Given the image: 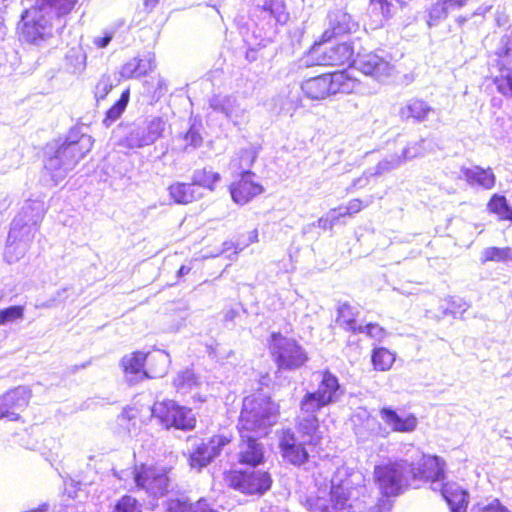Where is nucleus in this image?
<instances>
[{"mask_svg": "<svg viewBox=\"0 0 512 512\" xmlns=\"http://www.w3.org/2000/svg\"><path fill=\"white\" fill-rule=\"evenodd\" d=\"M93 138L73 128L65 141L45 160V171L57 185L76 167L78 162L92 149Z\"/></svg>", "mask_w": 512, "mask_h": 512, "instance_id": "obj_1", "label": "nucleus"}, {"mask_svg": "<svg viewBox=\"0 0 512 512\" xmlns=\"http://www.w3.org/2000/svg\"><path fill=\"white\" fill-rule=\"evenodd\" d=\"M278 414L279 407L270 398L261 395L245 397L238 422L240 437L266 434L267 429L277 422Z\"/></svg>", "mask_w": 512, "mask_h": 512, "instance_id": "obj_2", "label": "nucleus"}, {"mask_svg": "<svg viewBox=\"0 0 512 512\" xmlns=\"http://www.w3.org/2000/svg\"><path fill=\"white\" fill-rule=\"evenodd\" d=\"M365 476L359 470L346 466L339 467L331 479L330 503L336 510L353 507L365 493Z\"/></svg>", "mask_w": 512, "mask_h": 512, "instance_id": "obj_3", "label": "nucleus"}, {"mask_svg": "<svg viewBox=\"0 0 512 512\" xmlns=\"http://www.w3.org/2000/svg\"><path fill=\"white\" fill-rule=\"evenodd\" d=\"M357 86L358 82L343 70L306 79L301 90L307 98L320 101L338 93L349 94Z\"/></svg>", "mask_w": 512, "mask_h": 512, "instance_id": "obj_4", "label": "nucleus"}, {"mask_svg": "<svg viewBox=\"0 0 512 512\" xmlns=\"http://www.w3.org/2000/svg\"><path fill=\"white\" fill-rule=\"evenodd\" d=\"M61 28L46 10L35 3L25 10L21 16L19 25L20 37L31 44L39 45L41 42L53 36L54 30Z\"/></svg>", "mask_w": 512, "mask_h": 512, "instance_id": "obj_5", "label": "nucleus"}, {"mask_svg": "<svg viewBox=\"0 0 512 512\" xmlns=\"http://www.w3.org/2000/svg\"><path fill=\"white\" fill-rule=\"evenodd\" d=\"M412 460L411 456L410 459H402L375 467L374 476L383 495H399L411 484V481H414L410 473Z\"/></svg>", "mask_w": 512, "mask_h": 512, "instance_id": "obj_6", "label": "nucleus"}, {"mask_svg": "<svg viewBox=\"0 0 512 512\" xmlns=\"http://www.w3.org/2000/svg\"><path fill=\"white\" fill-rule=\"evenodd\" d=\"M412 465L410 468L411 477L414 481H431V488L440 491L444 496V469L441 459L437 456L423 454L419 449L411 446Z\"/></svg>", "mask_w": 512, "mask_h": 512, "instance_id": "obj_7", "label": "nucleus"}, {"mask_svg": "<svg viewBox=\"0 0 512 512\" xmlns=\"http://www.w3.org/2000/svg\"><path fill=\"white\" fill-rule=\"evenodd\" d=\"M270 350L279 369L296 370L308 360L307 353L294 339L273 333Z\"/></svg>", "mask_w": 512, "mask_h": 512, "instance_id": "obj_8", "label": "nucleus"}, {"mask_svg": "<svg viewBox=\"0 0 512 512\" xmlns=\"http://www.w3.org/2000/svg\"><path fill=\"white\" fill-rule=\"evenodd\" d=\"M166 121L162 117H152L134 124L120 140L119 145L128 149H138L154 144L163 137Z\"/></svg>", "mask_w": 512, "mask_h": 512, "instance_id": "obj_9", "label": "nucleus"}, {"mask_svg": "<svg viewBox=\"0 0 512 512\" xmlns=\"http://www.w3.org/2000/svg\"><path fill=\"white\" fill-rule=\"evenodd\" d=\"M353 66L364 75L370 76L379 82H385L395 73V67L391 63V55L384 50L358 54L353 59Z\"/></svg>", "mask_w": 512, "mask_h": 512, "instance_id": "obj_10", "label": "nucleus"}, {"mask_svg": "<svg viewBox=\"0 0 512 512\" xmlns=\"http://www.w3.org/2000/svg\"><path fill=\"white\" fill-rule=\"evenodd\" d=\"M152 415L166 428L191 430L196 424L192 410L179 406L172 400L156 402L152 407Z\"/></svg>", "mask_w": 512, "mask_h": 512, "instance_id": "obj_11", "label": "nucleus"}, {"mask_svg": "<svg viewBox=\"0 0 512 512\" xmlns=\"http://www.w3.org/2000/svg\"><path fill=\"white\" fill-rule=\"evenodd\" d=\"M229 484L244 494L263 495L270 489L272 479L268 472L252 468L232 472L229 476Z\"/></svg>", "mask_w": 512, "mask_h": 512, "instance_id": "obj_12", "label": "nucleus"}, {"mask_svg": "<svg viewBox=\"0 0 512 512\" xmlns=\"http://www.w3.org/2000/svg\"><path fill=\"white\" fill-rule=\"evenodd\" d=\"M134 481L138 488L145 490L154 497L165 495L170 483L164 469L147 465L135 468Z\"/></svg>", "mask_w": 512, "mask_h": 512, "instance_id": "obj_13", "label": "nucleus"}, {"mask_svg": "<svg viewBox=\"0 0 512 512\" xmlns=\"http://www.w3.org/2000/svg\"><path fill=\"white\" fill-rule=\"evenodd\" d=\"M44 213L43 202L39 200L26 201L11 223V237H15L17 232L34 236Z\"/></svg>", "mask_w": 512, "mask_h": 512, "instance_id": "obj_14", "label": "nucleus"}, {"mask_svg": "<svg viewBox=\"0 0 512 512\" xmlns=\"http://www.w3.org/2000/svg\"><path fill=\"white\" fill-rule=\"evenodd\" d=\"M354 54L350 43L344 42L336 45L315 44L310 55L316 65L337 66L349 63Z\"/></svg>", "mask_w": 512, "mask_h": 512, "instance_id": "obj_15", "label": "nucleus"}, {"mask_svg": "<svg viewBox=\"0 0 512 512\" xmlns=\"http://www.w3.org/2000/svg\"><path fill=\"white\" fill-rule=\"evenodd\" d=\"M209 107L222 114L234 126H239L248 118V110L234 94H216L209 99Z\"/></svg>", "mask_w": 512, "mask_h": 512, "instance_id": "obj_16", "label": "nucleus"}, {"mask_svg": "<svg viewBox=\"0 0 512 512\" xmlns=\"http://www.w3.org/2000/svg\"><path fill=\"white\" fill-rule=\"evenodd\" d=\"M230 442L231 436L227 433L214 435L208 441L201 442L190 454L189 462L191 467L199 470L205 467Z\"/></svg>", "mask_w": 512, "mask_h": 512, "instance_id": "obj_17", "label": "nucleus"}, {"mask_svg": "<svg viewBox=\"0 0 512 512\" xmlns=\"http://www.w3.org/2000/svg\"><path fill=\"white\" fill-rule=\"evenodd\" d=\"M305 445H308L307 441L300 440L289 429L283 431L279 442L283 458L293 465H301L308 459Z\"/></svg>", "mask_w": 512, "mask_h": 512, "instance_id": "obj_18", "label": "nucleus"}, {"mask_svg": "<svg viewBox=\"0 0 512 512\" xmlns=\"http://www.w3.org/2000/svg\"><path fill=\"white\" fill-rule=\"evenodd\" d=\"M319 382L313 392L329 405L335 404L344 395L345 389L339 383L338 378L330 371H320L314 374Z\"/></svg>", "mask_w": 512, "mask_h": 512, "instance_id": "obj_19", "label": "nucleus"}, {"mask_svg": "<svg viewBox=\"0 0 512 512\" xmlns=\"http://www.w3.org/2000/svg\"><path fill=\"white\" fill-rule=\"evenodd\" d=\"M239 176L240 179L230 186L231 197L235 203L245 205L264 192L263 186L253 180L255 175L243 174Z\"/></svg>", "mask_w": 512, "mask_h": 512, "instance_id": "obj_20", "label": "nucleus"}, {"mask_svg": "<svg viewBox=\"0 0 512 512\" xmlns=\"http://www.w3.org/2000/svg\"><path fill=\"white\" fill-rule=\"evenodd\" d=\"M29 399L30 391L25 386H19L1 396L0 404L8 411V420H18L20 411L28 405Z\"/></svg>", "mask_w": 512, "mask_h": 512, "instance_id": "obj_21", "label": "nucleus"}, {"mask_svg": "<svg viewBox=\"0 0 512 512\" xmlns=\"http://www.w3.org/2000/svg\"><path fill=\"white\" fill-rule=\"evenodd\" d=\"M394 13L392 0H370L367 7L368 25L373 30L382 28Z\"/></svg>", "mask_w": 512, "mask_h": 512, "instance_id": "obj_22", "label": "nucleus"}, {"mask_svg": "<svg viewBox=\"0 0 512 512\" xmlns=\"http://www.w3.org/2000/svg\"><path fill=\"white\" fill-rule=\"evenodd\" d=\"M263 459V447L254 435L247 434L246 437L241 438L238 451L239 463L255 467L261 464Z\"/></svg>", "mask_w": 512, "mask_h": 512, "instance_id": "obj_23", "label": "nucleus"}, {"mask_svg": "<svg viewBox=\"0 0 512 512\" xmlns=\"http://www.w3.org/2000/svg\"><path fill=\"white\" fill-rule=\"evenodd\" d=\"M146 359V354L141 352H135L123 357L122 367L128 382L135 383L144 378H148L147 375L149 372H147V369H144Z\"/></svg>", "mask_w": 512, "mask_h": 512, "instance_id": "obj_24", "label": "nucleus"}, {"mask_svg": "<svg viewBox=\"0 0 512 512\" xmlns=\"http://www.w3.org/2000/svg\"><path fill=\"white\" fill-rule=\"evenodd\" d=\"M34 236L17 232L15 237H11V230L8 233L5 248V259L8 263H13L22 258L28 251L30 243Z\"/></svg>", "mask_w": 512, "mask_h": 512, "instance_id": "obj_25", "label": "nucleus"}, {"mask_svg": "<svg viewBox=\"0 0 512 512\" xmlns=\"http://www.w3.org/2000/svg\"><path fill=\"white\" fill-rule=\"evenodd\" d=\"M380 417L386 425L396 432H412L416 429L418 424L415 416L409 415L403 418L399 416L396 411L387 407L380 410Z\"/></svg>", "mask_w": 512, "mask_h": 512, "instance_id": "obj_26", "label": "nucleus"}, {"mask_svg": "<svg viewBox=\"0 0 512 512\" xmlns=\"http://www.w3.org/2000/svg\"><path fill=\"white\" fill-rule=\"evenodd\" d=\"M297 419V429L302 439L306 440L309 446L318 445L321 439L318 417L299 412Z\"/></svg>", "mask_w": 512, "mask_h": 512, "instance_id": "obj_27", "label": "nucleus"}, {"mask_svg": "<svg viewBox=\"0 0 512 512\" xmlns=\"http://www.w3.org/2000/svg\"><path fill=\"white\" fill-rule=\"evenodd\" d=\"M77 2L78 0H36L35 3L60 23V27H63V18L73 10Z\"/></svg>", "mask_w": 512, "mask_h": 512, "instance_id": "obj_28", "label": "nucleus"}, {"mask_svg": "<svg viewBox=\"0 0 512 512\" xmlns=\"http://www.w3.org/2000/svg\"><path fill=\"white\" fill-rule=\"evenodd\" d=\"M443 498L447 501L451 512H466L469 495L457 483H446Z\"/></svg>", "mask_w": 512, "mask_h": 512, "instance_id": "obj_29", "label": "nucleus"}, {"mask_svg": "<svg viewBox=\"0 0 512 512\" xmlns=\"http://www.w3.org/2000/svg\"><path fill=\"white\" fill-rule=\"evenodd\" d=\"M256 158L257 153L253 148L241 149L231 159L229 169L233 175H255L253 172H251L250 169L253 166Z\"/></svg>", "mask_w": 512, "mask_h": 512, "instance_id": "obj_30", "label": "nucleus"}, {"mask_svg": "<svg viewBox=\"0 0 512 512\" xmlns=\"http://www.w3.org/2000/svg\"><path fill=\"white\" fill-rule=\"evenodd\" d=\"M431 113H434V109L420 99H411L400 109V116L403 119H413L416 122L427 120Z\"/></svg>", "mask_w": 512, "mask_h": 512, "instance_id": "obj_31", "label": "nucleus"}, {"mask_svg": "<svg viewBox=\"0 0 512 512\" xmlns=\"http://www.w3.org/2000/svg\"><path fill=\"white\" fill-rule=\"evenodd\" d=\"M463 178L470 185H478L484 189H491L495 184V176L491 169H483L481 167L463 168L461 169Z\"/></svg>", "mask_w": 512, "mask_h": 512, "instance_id": "obj_32", "label": "nucleus"}, {"mask_svg": "<svg viewBox=\"0 0 512 512\" xmlns=\"http://www.w3.org/2000/svg\"><path fill=\"white\" fill-rule=\"evenodd\" d=\"M148 361L147 372L148 378H158L164 376L170 364V357L163 350H156L146 355Z\"/></svg>", "mask_w": 512, "mask_h": 512, "instance_id": "obj_33", "label": "nucleus"}, {"mask_svg": "<svg viewBox=\"0 0 512 512\" xmlns=\"http://www.w3.org/2000/svg\"><path fill=\"white\" fill-rule=\"evenodd\" d=\"M170 197L178 204H188L201 197L193 183H175L169 187Z\"/></svg>", "mask_w": 512, "mask_h": 512, "instance_id": "obj_34", "label": "nucleus"}, {"mask_svg": "<svg viewBox=\"0 0 512 512\" xmlns=\"http://www.w3.org/2000/svg\"><path fill=\"white\" fill-rule=\"evenodd\" d=\"M329 25L333 36L346 34L357 28V23L353 21L351 15L342 10L330 13Z\"/></svg>", "mask_w": 512, "mask_h": 512, "instance_id": "obj_35", "label": "nucleus"}, {"mask_svg": "<svg viewBox=\"0 0 512 512\" xmlns=\"http://www.w3.org/2000/svg\"><path fill=\"white\" fill-rule=\"evenodd\" d=\"M221 180L219 173L213 171L211 168L198 169L193 172L192 183L195 187L207 188L210 191L215 189V185Z\"/></svg>", "mask_w": 512, "mask_h": 512, "instance_id": "obj_36", "label": "nucleus"}, {"mask_svg": "<svg viewBox=\"0 0 512 512\" xmlns=\"http://www.w3.org/2000/svg\"><path fill=\"white\" fill-rule=\"evenodd\" d=\"M358 309L347 303H343L338 308L337 322L347 331L357 333L359 325L356 324Z\"/></svg>", "mask_w": 512, "mask_h": 512, "instance_id": "obj_37", "label": "nucleus"}, {"mask_svg": "<svg viewBox=\"0 0 512 512\" xmlns=\"http://www.w3.org/2000/svg\"><path fill=\"white\" fill-rule=\"evenodd\" d=\"M168 512H217L212 509L206 500L200 499L195 503H189L183 500H171L168 506Z\"/></svg>", "mask_w": 512, "mask_h": 512, "instance_id": "obj_38", "label": "nucleus"}, {"mask_svg": "<svg viewBox=\"0 0 512 512\" xmlns=\"http://www.w3.org/2000/svg\"><path fill=\"white\" fill-rule=\"evenodd\" d=\"M327 406H329V404L313 391H308L300 401L299 412H301V414L317 416V413Z\"/></svg>", "mask_w": 512, "mask_h": 512, "instance_id": "obj_39", "label": "nucleus"}, {"mask_svg": "<svg viewBox=\"0 0 512 512\" xmlns=\"http://www.w3.org/2000/svg\"><path fill=\"white\" fill-rule=\"evenodd\" d=\"M371 361L375 370L388 371L395 362V354L384 347L374 348Z\"/></svg>", "mask_w": 512, "mask_h": 512, "instance_id": "obj_40", "label": "nucleus"}, {"mask_svg": "<svg viewBox=\"0 0 512 512\" xmlns=\"http://www.w3.org/2000/svg\"><path fill=\"white\" fill-rule=\"evenodd\" d=\"M488 208L492 213L496 214L500 220L512 222V207L508 204L504 196L495 194L490 199Z\"/></svg>", "mask_w": 512, "mask_h": 512, "instance_id": "obj_41", "label": "nucleus"}, {"mask_svg": "<svg viewBox=\"0 0 512 512\" xmlns=\"http://www.w3.org/2000/svg\"><path fill=\"white\" fill-rule=\"evenodd\" d=\"M402 164H404L403 158L399 156V154H390L380 160L374 167L370 168L372 170L371 174L380 177L399 168Z\"/></svg>", "mask_w": 512, "mask_h": 512, "instance_id": "obj_42", "label": "nucleus"}, {"mask_svg": "<svg viewBox=\"0 0 512 512\" xmlns=\"http://www.w3.org/2000/svg\"><path fill=\"white\" fill-rule=\"evenodd\" d=\"M261 7L278 23L284 24L288 20L289 16L282 0H264Z\"/></svg>", "mask_w": 512, "mask_h": 512, "instance_id": "obj_43", "label": "nucleus"}, {"mask_svg": "<svg viewBox=\"0 0 512 512\" xmlns=\"http://www.w3.org/2000/svg\"><path fill=\"white\" fill-rule=\"evenodd\" d=\"M129 101V91H124L120 99L106 112L103 124L109 127L115 122L124 112Z\"/></svg>", "mask_w": 512, "mask_h": 512, "instance_id": "obj_44", "label": "nucleus"}, {"mask_svg": "<svg viewBox=\"0 0 512 512\" xmlns=\"http://www.w3.org/2000/svg\"><path fill=\"white\" fill-rule=\"evenodd\" d=\"M66 61L73 72H80L86 66V54L80 46L72 47L66 53Z\"/></svg>", "mask_w": 512, "mask_h": 512, "instance_id": "obj_45", "label": "nucleus"}, {"mask_svg": "<svg viewBox=\"0 0 512 512\" xmlns=\"http://www.w3.org/2000/svg\"><path fill=\"white\" fill-rule=\"evenodd\" d=\"M483 261L506 262L512 260V249L509 247H488L482 252Z\"/></svg>", "mask_w": 512, "mask_h": 512, "instance_id": "obj_46", "label": "nucleus"}, {"mask_svg": "<svg viewBox=\"0 0 512 512\" xmlns=\"http://www.w3.org/2000/svg\"><path fill=\"white\" fill-rule=\"evenodd\" d=\"M426 152V140L419 139L418 141L408 143L399 156L403 158V163H405L414 158L424 156Z\"/></svg>", "mask_w": 512, "mask_h": 512, "instance_id": "obj_47", "label": "nucleus"}, {"mask_svg": "<svg viewBox=\"0 0 512 512\" xmlns=\"http://www.w3.org/2000/svg\"><path fill=\"white\" fill-rule=\"evenodd\" d=\"M181 139L184 141V151L200 147L203 142V138L200 133V127L196 126L195 124L191 125L189 130L183 136H181Z\"/></svg>", "mask_w": 512, "mask_h": 512, "instance_id": "obj_48", "label": "nucleus"}, {"mask_svg": "<svg viewBox=\"0 0 512 512\" xmlns=\"http://www.w3.org/2000/svg\"><path fill=\"white\" fill-rule=\"evenodd\" d=\"M174 385L178 391L186 393L197 385V377L191 370L182 371L174 379Z\"/></svg>", "mask_w": 512, "mask_h": 512, "instance_id": "obj_49", "label": "nucleus"}, {"mask_svg": "<svg viewBox=\"0 0 512 512\" xmlns=\"http://www.w3.org/2000/svg\"><path fill=\"white\" fill-rule=\"evenodd\" d=\"M24 317V307L20 305L10 306L0 309V326L14 323L22 320Z\"/></svg>", "mask_w": 512, "mask_h": 512, "instance_id": "obj_50", "label": "nucleus"}, {"mask_svg": "<svg viewBox=\"0 0 512 512\" xmlns=\"http://www.w3.org/2000/svg\"><path fill=\"white\" fill-rule=\"evenodd\" d=\"M449 10L443 0L437 1L429 10L427 23L429 26H435L440 21L447 18Z\"/></svg>", "mask_w": 512, "mask_h": 512, "instance_id": "obj_51", "label": "nucleus"}, {"mask_svg": "<svg viewBox=\"0 0 512 512\" xmlns=\"http://www.w3.org/2000/svg\"><path fill=\"white\" fill-rule=\"evenodd\" d=\"M112 512H142L141 504L134 497L125 495L117 501Z\"/></svg>", "mask_w": 512, "mask_h": 512, "instance_id": "obj_52", "label": "nucleus"}, {"mask_svg": "<svg viewBox=\"0 0 512 512\" xmlns=\"http://www.w3.org/2000/svg\"><path fill=\"white\" fill-rule=\"evenodd\" d=\"M470 512H510L498 499H493L488 503H477L473 505Z\"/></svg>", "mask_w": 512, "mask_h": 512, "instance_id": "obj_53", "label": "nucleus"}, {"mask_svg": "<svg viewBox=\"0 0 512 512\" xmlns=\"http://www.w3.org/2000/svg\"><path fill=\"white\" fill-rule=\"evenodd\" d=\"M357 333H365L372 339L382 341L386 335V330L378 324L369 323L365 326L359 325Z\"/></svg>", "mask_w": 512, "mask_h": 512, "instance_id": "obj_54", "label": "nucleus"}, {"mask_svg": "<svg viewBox=\"0 0 512 512\" xmlns=\"http://www.w3.org/2000/svg\"><path fill=\"white\" fill-rule=\"evenodd\" d=\"M469 307L470 305L462 298L451 297L448 300L446 311L456 317L457 315H462L464 312H466Z\"/></svg>", "mask_w": 512, "mask_h": 512, "instance_id": "obj_55", "label": "nucleus"}, {"mask_svg": "<svg viewBox=\"0 0 512 512\" xmlns=\"http://www.w3.org/2000/svg\"><path fill=\"white\" fill-rule=\"evenodd\" d=\"M137 65L140 77L146 75L156 67L155 55L153 53H147L142 58H137Z\"/></svg>", "mask_w": 512, "mask_h": 512, "instance_id": "obj_56", "label": "nucleus"}, {"mask_svg": "<svg viewBox=\"0 0 512 512\" xmlns=\"http://www.w3.org/2000/svg\"><path fill=\"white\" fill-rule=\"evenodd\" d=\"M371 172L372 170L369 168L365 170L360 177L354 179L351 185L347 188V192L351 193L356 189H362L366 187L370 182V178L375 177L374 174H371Z\"/></svg>", "mask_w": 512, "mask_h": 512, "instance_id": "obj_57", "label": "nucleus"}, {"mask_svg": "<svg viewBox=\"0 0 512 512\" xmlns=\"http://www.w3.org/2000/svg\"><path fill=\"white\" fill-rule=\"evenodd\" d=\"M341 217L339 216L337 209H331L325 217H321L317 221V226L327 230L332 229L335 222L339 220Z\"/></svg>", "mask_w": 512, "mask_h": 512, "instance_id": "obj_58", "label": "nucleus"}, {"mask_svg": "<svg viewBox=\"0 0 512 512\" xmlns=\"http://www.w3.org/2000/svg\"><path fill=\"white\" fill-rule=\"evenodd\" d=\"M367 205L368 204L363 205V202L360 199H352L348 202L344 211H341L342 208H339V209H337V212L340 217H345L347 215H352V214L360 212L363 209V207L367 206Z\"/></svg>", "mask_w": 512, "mask_h": 512, "instance_id": "obj_59", "label": "nucleus"}, {"mask_svg": "<svg viewBox=\"0 0 512 512\" xmlns=\"http://www.w3.org/2000/svg\"><path fill=\"white\" fill-rule=\"evenodd\" d=\"M121 75L124 78H140L137 57L131 59L122 67Z\"/></svg>", "mask_w": 512, "mask_h": 512, "instance_id": "obj_60", "label": "nucleus"}, {"mask_svg": "<svg viewBox=\"0 0 512 512\" xmlns=\"http://www.w3.org/2000/svg\"><path fill=\"white\" fill-rule=\"evenodd\" d=\"M499 91L512 97V70L508 71L505 78L498 84Z\"/></svg>", "mask_w": 512, "mask_h": 512, "instance_id": "obj_61", "label": "nucleus"}, {"mask_svg": "<svg viewBox=\"0 0 512 512\" xmlns=\"http://www.w3.org/2000/svg\"><path fill=\"white\" fill-rule=\"evenodd\" d=\"M111 87L108 79H101L96 86V95H100L101 98H104L111 90Z\"/></svg>", "mask_w": 512, "mask_h": 512, "instance_id": "obj_62", "label": "nucleus"}, {"mask_svg": "<svg viewBox=\"0 0 512 512\" xmlns=\"http://www.w3.org/2000/svg\"><path fill=\"white\" fill-rule=\"evenodd\" d=\"M449 12L456 11L464 7L468 0H443Z\"/></svg>", "mask_w": 512, "mask_h": 512, "instance_id": "obj_63", "label": "nucleus"}, {"mask_svg": "<svg viewBox=\"0 0 512 512\" xmlns=\"http://www.w3.org/2000/svg\"><path fill=\"white\" fill-rule=\"evenodd\" d=\"M112 37L111 33H106L103 37H95L93 42L98 48H105L111 42Z\"/></svg>", "mask_w": 512, "mask_h": 512, "instance_id": "obj_64", "label": "nucleus"}]
</instances>
